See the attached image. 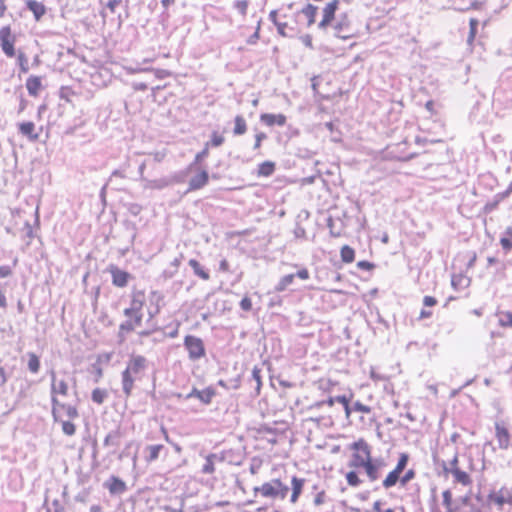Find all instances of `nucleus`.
<instances>
[{"label": "nucleus", "instance_id": "obj_1", "mask_svg": "<svg viewBox=\"0 0 512 512\" xmlns=\"http://www.w3.org/2000/svg\"><path fill=\"white\" fill-rule=\"evenodd\" d=\"M349 448L353 453L348 464L351 470L345 474L348 486L356 488L363 483V480L357 471L360 468L364 469L371 482L376 481L380 475L381 464L377 463L372 458V450L368 442L365 439L360 438L353 442Z\"/></svg>", "mask_w": 512, "mask_h": 512}, {"label": "nucleus", "instance_id": "obj_2", "mask_svg": "<svg viewBox=\"0 0 512 512\" xmlns=\"http://www.w3.org/2000/svg\"><path fill=\"white\" fill-rule=\"evenodd\" d=\"M146 300L144 290L133 291L129 306L123 310L125 320L118 327V337L125 340L132 332L138 331L143 325V312Z\"/></svg>", "mask_w": 512, "mask_h": 512}, {"label": "nucleus", "instance_id": "obj_3", "mask_svg": "<svg viewBox=\"0 0 512 512\" xmlns=\"http://www.w3.org/2000/svg\"><path fill=\"white\" fill-rule=\"evenodd\" d=\"M17 36L11 25L7 24L0 27V47L7 58H16L20 73H28L29 61L26 53L22 50H16Z\"/></svg>", "mask_w": 512, "mask_h": 512}, {"label": "nucleus", "instance_id": "obj_4", "mask_svg": "<svg viewBox=\"0 0 512 512\" xmlns=\"http://www.w3.org/2000/svg\"><path fill=\"white\" fill-rule=\"evenodd\" d=\"M51 404L54 422L61 423L62 431L65 435H74L76 433V425L72 421L79 417L77 406L66 403L64 399L51 401Z\"/></svg>", "mask_w": 512, "mask_h": 512}, {"label": "nucleus", "instance_id": "obj_5", "mask_svg": "<svg viewBox=\"0 0 512 512\" xmlns=\"http://www.w3.org/2000/svg\"><path fill=\"white\" fill-rule=\"evenodd\" d=\"M409 459L410 456L408 453L403 452L399 454L396 466L386 475L382 481V487L384 489H391L397 483H399L401 487H405L411 480L415 478L416 472L414 469L405 471Z\"/></svg>", "mask_w": 512, "mask_h": 512}, {"label": "nucleus", "instance_id": "obj_6", "mask_svg": "<svg viewBox=\"0 0 512 512\" xmlns=\"http://www.w3.org/2000/svg\"><path fill=\"white\" fill-rule=\"evenodd\" d=\"M147 360L142 355H132L127 363L126 368L121 374L122 389L125 397H130L134 388L135 381L140 379L145 371Z\"/></svg>", "mask_w": 512, "mask_h": 512}, {"label": "nucleus", "instance_id": "obj_7", "mask_svg": "<svg viewBox=\"0 0 512 512\" xmlns=\"http://www.w3.org/2000/svg\"><path fill=\"white\" fill-rule=\"evenodd\" d=\"M253 492L266 499L284 500L288 495L289 487L280 478H275L254 487Z\"/></svg>", "mask_w": 512, "mask_h": 512}, {"label": "nucleus", "instance_id": "obj_8", "mask_svg": "<svg viewBox=\"0 0 512 512\" xmlns=\"http://www.w3.org/2000/svg\"><path fill=\"white\" fill-rule=\"evenodd\" d=\"M184 347L188 352L189 359L192 361L199 360L206 355L204 342L199 337L193 335L185 336Z\"/></svg>", "mask_w": 512, "mask_h": 512}, {"label": "nucleus", "instance_id": "obj_9", "mask_svg": "<svg viewBox=\"0 0 512 512\" xmlns=\"http://www.w3.org/2000/svg\"><path fill=\"white\" fill-rule=\"evenodd\" d=\"M495 439L500 450H508L511 446L512 434L508 424L504 420H498L494 423Z\"/></svg>", "mask_w": 512, "mask_h": 512}, {"label": "nucleus", "instance_id": "obj_10", "mask_svg": "<svg viewBox=\"0 0 512 512\" xmlns=\"http://www.w3.org/2000/svg\"><path fill=\"white\" fill-rule=\"evenodd\" d=\"M295 277L301 280H308L310 278V272L307 268H301L296 274H287L280 278L277 285L275 286L276 292L285 291L294 281Z\"/></svg>", "mask_w": 512, "mask_h": 512}, {"label": "nucleus", "instance_id": "obj_11", "mask_svg": "<svg viewBox=\"0 0 512 512\" xmlns=\"http://www.w3.org/2000/svg\"><path fill=\"white\" fill-rule=\"evenodd\" d=\"M108 272L111 275L112 284L118 288L126 287L132 278L129 272L121 270L115 265H110L108 268Z\"/></svg>", "mask_w": 512, "mask_h": 512}, {"label": "nucleus", "instance_id": "obj_12", "mask_svg": "<svg viewBox=\"0 0 512 512\" xmlns=\"http://www.w3.org/2000/svg\"><path fill=\"white\" fill-rule=\"evenodd\" d=\"M69 386L66 380L52 378L51 382V401L63 400L68 396Z\"/></svg>", "mask_w": 512, "mask_h": 512}, {"label": "nucleus", "instance_id": "obj_13", "mask_svg": "<svg viewBox=\"0 0 512 512\" xmlns=\"http://www.w3.org/2000/svg\"><path fill=\"white\" fill-rule=\"evenodd\" d=\"M260 121L268 126H284L287 122V118L284 114H271V113H263L260 115Z\"/></svg>", "mask_w": 512, "mask_h": 512}, {"label": "nucleus", "instance_id": "obj_14", "mask_svg": "<svg viewBox=\"0 0 512 512\" xmlns=\"http://www.w3.org/2000/svg\"><path fill=\"white\" fill-rule=\"evenodd\" d=\"M104 485L112 495L122 494L127 489L125 482L117 476H111Z\"/></svg>", "mask_w": 512, "mask_h": 512}, {"label": "nucleus", "instance_id": "obj_15", "mask_svg": "<svg viewBox=\"0 0 512 512\" xmlns=\"http://www.w3.org/2000/svg\"><path fill=\"white\" fill-rule=\"evenodd\" d=\"M305 485V479L299 478L297 476H293L291 478V495H290V503L296 504L303 492V488Z\"/></svg>", "mask_w": 512, "mask_h": 512}, {"label": "nucleus", "instance_id": "obj_16", "mask_svg": "<svg viewBox=\"0 0 512 512\" xmlns=\"http://www.w3.org/2000/svg\"><path fill=\"white\" fill-rule=\"evenodd\" d=\"M19 132L27 137L30 141H37L39 139V132L36 131V126L31 121L22 122L18 125Z\"/></svg>", "mask_w": 512, "mask_h": 512}, {"label": "nucleus", "instance_id": "obj_17", "mask_svg": "<svg viewBox=\"0 0 512 512\" xmlns=\"http://www.w3.org/2000/svg\"><path fill=\"white\" fill-rule=\"evenodd\" d=\"M209 181L208 172L205 170L200 171L197 175L192 177L189 181L188 191H196L203 188Z\"/></svg>", "mask_w": 512, "mask_h": 512}, {"label": "nucleus", "instance_id": "obj_18", "mask_svg": "<svg viewBox=\"0 0 512 512\" xmlns=\"http://www.w3.org/2000/svg\"><path fill=\"white\" fill-rule=\"evenodd\" d=\"M25 86L30 96L37 97L43 88L42 79L40 76L31 75L27 78Z\"/></svg>", "mask_w": 512, "mask_h": 512}, {"label": "nucleus", "instance_id": "obj_19", "mask_svg": "<svg viewBox=\"0 0 512 512\" xmlns=\"http://www.w3.org/2000/svg\"><path fill=\"white\" fill-rule=\"evenodd\" d=\"M26 7L30 12H32L35 21H40L47 11L45 5L36 0H27Z\"/></svg>", "mask_w": 512, "mask_h": 512}, {"label": "nucleus", "instance_id": "obj_20", "mask_svg": "<svg viewBox=\"0 0 512 512\" xmlns=\"http://www.w3.org/2000/svg\"><path fill=\"white\" fill-rule=\"evenodd\" d=\"M270 19L277 26L278 33L283 37H289L293 35L294 29L289 27L288 22H281L277 20V12L271 11L269 15Z\"/></svg>", "mask_w": 512, "mask_h": 512}, {"label": "nucleus", "instance_id": "obj_21", "mask_svg": "<svg viewBox=\"0 0 512 512\" xmlns=\"http://www.w3.org/2000/svg\"><path fill=\"white\" fill-rule=\"evenodd\" d=\"M188 265L192 268L195 276L203 281L210 280V273L198 260L190 259Z\"/></svg>", "mask_w": 512, "mask_h": 512}, {"label": "nucleus", "instance_id": "obj_22", "mask_svg": "<svg viewBox=\"0 0 512 512\" xmlns=\"http://www.w3.org/2000/svg\"><path fill=\"white\" fill-rule=\"evenodd\" d=\"M470 278L463 273H455L451 277V285L454 290H463L470 285Z\"/></svg>", "mask_w": 512, "mask_h": 512}, {"label": "nucleus", "instance_id": "obj_23", "mask_svg": "<svg viewBox=\"0 0 512 512\" xmlns=\"http://www.w3.org/2000/svg\"><path fill=\"white\" fill-rule=\"evenodd\" d=\"M162 450H164V446L162 444L148 445L145 448V461L147 463L156 461Z\"/></svg>", "mask_w": 512, "mask_h": 512}, {"label": "nucleus", "instance_id": "obj_24", "mask_svg": "<svg viewBox=\"0 0 512 512\" xmlns=\"http://www.w3.org/2000/svg\"><path fill=\"white\" fill-rule=\"evenodd\" d=\"M275 169L276 164L273 161H264L258 165L257 176L269 177L275 172Z\"/></svg>", "mask_w": 512, "mask_h": 512}, {"label": "nucleus", "instance_id": "obj_25", "mask_svg": "<svg viewBox=\"0 0 512 512\" xmlns=\"http://www.w3.org/2000/svg\"><path fill=\"white\" fill-rule=\"evenodd\" d=\"M500 245L505 253H509L512 250V226H509L503 232L500 238Z\"/></svg>", "mask_w": 512, "mask_h": 512}, {"label": "nucleus", "instance_id": "obj_26", "mask_svg": "<svg viewBox=\"0 0 512 512\" xmlns=\"http://www.w3.org/2000/svg\"><path fill=\"white\" fill-rule=\"evenodd\" d=\"M131 73L140 72H154V75L158 79H165L172 76V72L168 69H153V68H135L130 70Z\"/></svg>", "mask_w": 512, "mask_h": 512}, {"label": "nucleus", "instance_id": "obj_27", "mask_svg": "<svg viewBox=\"0 0 512 512\" xmlns=\"http://www.w3.org/2000/svg\"><path fill=\"white\" fill-rule=\"evenodd\" d=\"M248 126L243 115H236L234 118L233 134L236 136L243 135L247 132Z\"/></svg>", "mask_w": 512, "mask_h": 512}, {"label": "nucleus", "instance_id": "obj_28", "mask_svg": "<svg viewBox=\"0 0 512 512\" xmlns=\"http://www.w3.org/2000/svg\"><path fill=\"white\" fill-rule=\"evenodd\" d=\"M193 395L196 396L201 402L209 404L215 396V390L212 387H207L200 391H193Z\"/></svg>", "mask_w": 512, "mask_h": 512}, {"label": "nucleus", "instance_id": "obj_29", "mask_svg": "<svg viewBox=\"0 0 512 512\" xmlns=\"http://www.w3.org/2000/svg\"><path fill=\"white\" fill-rule=\"evenodd\" d=\"M455 482L462 484L463 486H470L472 484L471 476L461 470V469H454V472L452 473Z\"/></svg>", "mask_w": 512, "mask_h": 512}, {"label": "nucleus", "instance_id": "obj_30", "mask_svg": "<svg viewBox=\"0 0 512 512\" xmlns=\"http://www.w3.org/2000/svg\"><path fill=\"white\" fill-rule=\"evenodd\" d=\"M478 20L476 18H471L469 20V34L467 37V44L472 50L474 47L475 38L477 35V28H478Z\"/></svg>", "mask_w": 512, "mask_h": 512}, {"label": "nucleus", "instance_id": "obj_31", "mask_svg": "<svg viewBox=\"0 0 512 512\" xmlns=\"http://www.w3.org/2000/svg\"><path fill=\"white\" fill-rule=\"evenodd\" d=\"M499 326L503 328H512V312L498 311L496 314Z\"/></svg>", "mask_w": 512, "mask_h": 512}, {"label": "nucleus", "instance_id": "obj_32", "mask_svg": "<svg viewBox=\"0 0 512 512\" xmlns=\"http://www.w3.org/2000/svg\"><path fill=\"white\" fill-rule=\"evenodd\" d=\"M162 295L160 293H158L157 291H153L150 295V301L151 303H155V307L153 309V311H149L148 314H149V318L152 319L154 318L156 315H158L160 313V302L162 301Z\"/></svg>", "mask_w": 512, "mask_h": 512}, {"label": "nucleus", "instance_id": "obj_33", "mask_svg": "<svg viewBox=\"0 0 512 512\" xmlns=\"http://www.w3.org/2000/svg\"><path fill=\"white\" fill-rule=\"evenodd\" d=\"M504 489H501L497 494L494 496H490L492 501L498 505L503 506L505 503H508L512 499V494L506 490V496L504 495Z\"/></svg>", "mask_w": 512, "mask_h": 512}, {"label": "nucleus", "instance_id": "obj_34", "mask_svg": "<svg viewBox=\"0 0 512 512\" xmlns=\"http://www.w3.org/2000/svg\"><path fill=\"white\" fill-rule=\"evenodd\" d=\"M340 256L344 263H352L355 260V251L352 247L344 245L341 247Z\"/></svg>", "mask_w": 512, "mask_h": 512}, {"label": "nucleus", "instance_id": "obj_35", "mask_svg": "<svg viewBox=\"0 0 512 512\" xmlns=\"http://www.w3.org/2000/svg\"><path fill=\"white\" fill-rule=\"evenodd\" d=\"M107 396H108L107 391L105 389H101V388H95L91 394L92 401L98 405L103 404L104 401L106 400Z\"/></svg>", "mask_w": 512, "mask_h": 512}, {"label": "nucleus", "instance_id": "obj_36", "mask_svg": "<svg viewBox=\"0 0 512 512\" xmlns=\"http://www.w3.org/2000/svg\"><path fill=\"white\" fill-rule=\"evenodd\" d=\"M335 36L342 40L350 39L354 36L348 26L337 25L335 27Z\"/></svg>", "mask_w": 512, "mask_h": 512}, {"label": "nucleus", "instance_id": "obj_37", "mask_svg": "<svg viewBox=\"0 0 512 512\" xmlns=\"http://www.w3.org/2000/svg\"><path fill=\"white\" fill-rule=\"evenodd\" d=\"M224 142H225V137L218 131H213L211 133L210 140L208 142H206V144L209 147L216 148V147H220L221 145H223Z\"/></svg>", "mask_w": 512, "mask_h": 512}, {"label": "nucleus", "instance_id": "obj_38", "mask_svg": "<svg viewBox=\"0 0 512 512\" xmlns=\"http://www.w3.org/2000/svg\"><path fill=\"white\" fill-rule=\"evenodd\" d=\"M28 369L31 373H38L40 370V360L35 353L28 354Z\"/></svg>", "mask_w": 512, "mask_h": 512}, {"label": "nucleus", "instance_id": "obj_39", "mask_svg": "<svg viewBox=\"0 0 512 512\" xmlns=\"http://www.w3.org/2000/svg\"><path fill=\"white\" fill-rule=\"evenodd\" d=\"M215 458H216L215 454H210L205 458V463L202 467V472L204 474H213L215 472V463H214Z\"/></svg>", "mask_w": 512, "mask_h": 512}, {"label": "nucleus", "instance_id": "obj_40", "mask_svg": "<svg viewBox=\"0 0 512 512\" xmlns=\"http://www.w3.org/2000/svg\"><path fill=\"white\" fill-rule=\"evenodd\" d=\"M249 2L247 0H238L234 3L235 9L242 16H246Z\"/></svg>", "mask_w": 512, "mask_h": 512}, {"label": "nucleus", "instance_id": "obj_41", "mask_svg": "<svg viewBox=\"0 0 512 512\" xmlns=\"http://www.w3.org/2000/svg\"><path fill=\"white\" fill-rule=\"evenodd\" d=\"M336 401L343 405V408L345 410V415H346V417H349L351 414V407H350L349 399L345 395H342V396H337Z\"/></svg>", "mask_w": 512, "mask_h": 512}, {"label": "nucleus", "instance_id": "obj_42", "mask_svg": "<svg viewBox=\"0 0 512 512\" xmlns=\"http://www.w3.org/2000/svg\"><path fill=\"white\" fill-rule=\"evenodd\" d=\"M267 138V135L264 132H258L255 134V142L253 148L258 150L262 146V142Z\"/></svg>", "mask_w": 512, "mask_h": 512}, {"label": "nucleus", "instance_id": "obj_43", "mask_svg": "<svg viewBox=\"0 0 512 512\" xmlns=\"http://www.w3.org/2000/svg\"><path fill=\"white\" fill-rule=\"evenodd\" d=\"M443 505L450 509L452 507V493L450 490H445L442 492Z\"/></svg>", "mask_w": 512, "mask_h": 512}, {"label": "nucleus", "instance_id": "obj_44", "mask_svg": "<svg viewBox=\"0 0 512 512\" xmlns=\"http://www.w3.org/2000/svg\"><path fill=\"white\" fill-rule=\"evenodd\" d=\"M209 149L210 147L205 143L204 148L196 154L195 161L201 162L204 160L209 155Z\"/></svg>", "mask_w": 512, "mask_h": 512}, {"label": "nucleus", "instance_id": "obj_45", "mask_svg": "<svg viewBox=\"0 0 512 512\" xmlns=\"http://www.w3.org/2000/svg\"><path fill=\"white\" fill-rule=\"evenodd\" d=\"M260 38V22L257 23L254 33L248 38V44H255Z\"/></svg>", "mask_w": 512, "mask_h": 512}, {"label": "nucleus", "instance_id": "obj_46", "mask_svg": "<svg viewBox=\"0 0 512 512\" xmlns=\"http://www.w3.org/2000/svg\"><path fill=\"white\" fill-rule=\"evenodd\" d=\"M239 305H240V308L243 311H250L252 309V301L247 296L242 298V300L240 301Z\"/></svg>", "mask_w": 512, "mask_h": 512}, {"label": "nucleus", "instance_id": "obj_47", "mask_svg": "<svg viewBox=\"0 0 512 512\" xmlns=\"http://www.w3.org/2000/svg\"><path fill=\"white\" fill-rule=\"evenodd\" d=\"M354 410L366 414L371 412V408L361 402H356L354 404Z\"/></svg>", "mask_w": 512, "mask_h": 512}, {"label": "nucleus", "instance_id": "obj_48", "mask_svg": "<svg viewBox=\"0 0 512 512\" xmlns=\"http://www.w3.org/2000/svg\"><path fill=\"white\" fill-rule=\"evenodd\" d=\"M261 370L258 367H254L252 370V376L257 383V390H260L261 387Z\"/></svg>", "mask_w": 512, "mask_h": 512}, {"label": "nucleus", "instance_id": "obj_49", "mask_svg": "<svg viewBox=\"0 0 512 512\" xmlns=\"http://www.w3.org/2000/svg\"><path fill=\"white\" fill-rule=\"evenodd\" d=\"M381 506H382L381 502L376 501V502L373 504V510H374V512H396V511H395L394 509H392V508H388V509L383 510ZM401 512H405L404 508H401Z\"/></svg>", "mask_w": 512, "mask_h": 512}, {"label": "nucleus", "instance_id": "obj_50", "mask_svg": "<svg viewBox=\"0 0 512 512\" xmlns=\"http://www.w3.org/2000/svg\"><path fill=\"white\" fill-rule=\"evenodd\" d=\"M357 267L362 270L370 271V270L374 269L375 266L373 263H371L369 261L362 260L357 263Z\"/></svg>", "mask_w": 512, "mask_h": 512}, {"label": "nucleus", "instance_id": "obj_51", "mask_svg": "<svg viewBox=\"0 0 512 512\" xmlns=\"http://www.w3.org/2000/svg\"><path fill=\"white\" fill-rule=\"evenodd\" d=\"M12 275V269L10 266H0V278H7Z\"/></svg>", "mask_w": 512, "mask_h": 512}, {"label": "nucleus", "instance_id": "obj_52", "mask_svg": "<svg viewBox=\"0 0 512 512\" xmlns=\"http://www.w3.org/2000/svg\"><path fill=\"white\" fill-rule=\"evenodd\" d=\"M120 4L121 0H109L106 7L110 10L111 13H115Z\"/></svg>", "mask_w": 512, "mask_h": 512}, {"label": "nucleus", "instance_id": "obj_53", "mask_svg": "<svg viewBox=\"0 0 512 512\" xmlns=\"http://www.w3.org/2000/svg\"><path fill=\"white\" fill-rule=\"evenodd\" d=\"M219 270L224 273L230 272V263L227 259L224 258L219 262Z\"/></svg>", "mask_w": 512, "mask_h": 512}, {"label": "nucleus", "instance_id": "obj_54", "mask_svg": "<svg viewBox=\"0 0 512 512\" xmlns=\"http://www.w3.org/2000/svg\"><path fill=\"white\" fill-rule=\"evenodd\" d=\"M423 304L428 307L435 306L437 304V299L433 296H425L423 298Z\"/></svg>", "mask_w": 512, "mask_h": 512}, {"label": "nucleus", "instance_id": "obj_55", "mask_svg": "<svg viewBox=\"0 0 512 512\" xmlns=\"http://www.w3.org/2000/svg\"><path fill=\"white\" fill-rule=\"evenodd\" d=\"M455 468L460 469L459 458L457 454H455L453 459L450 461V472L453 473Z\"/></svg>", "mask_w": 512, "mask_h": 512}, {"label": "nucleus", "instance_id": "obj_56", "mask_svg": "<svg viewBox=\"0 0 512 512\" xmlns=\"http://www.w3.org/2000/svg\"><path fill=\"white\" fill-rule=\"evenodd\" d=\"M133 88L135 90L145 91L148 88V86L144 82H138V83H134Z\"/></svg>", "mask_w": 512, "mask_h": 512}, {"label": "nucleus", "instance_id": "obj_57", "mask_svg": "<svg viewBox=\"0 0 512 512\" xmlns=\"http://www.w3.org/2000/svg\"><path fill=\"white\" fill-rule=\"evenodd\" d=\"M7 381L6 373L3 367H0V386H3Z\"/></svg>", "mask_w": 512, "mask_h": 512}, {"label": "nucleus", "instance_id": "obj_58", "mask_svg": "<svg viewBox=\"0 0 512 512\" xmlns=\"http://www.w3.org/2000/svg\"><path fill=\"white\" fill-rule=\"evenodd\" d=\"M318 81H319V78H318V77H314V78L312 79V88H313V90H314L316 93L320 94V91L318 90Z\"/></svg>", "mask_w": 512, "mask_h": 512}, {"label": "nucleus", "instance_id": "obj_59", "mask_svg": "<svg viewBox=\"0 0 512 512\" xmlns=\"http://www.w3.org/2000/svg\"><path fill=\"white\" fill-rule=\"evenodd\" d=\"M7 300L4 293L0 292V308H6Z\"/></svg>", "mask_w": 512, "mask_h": 512}, {"label": "nucleus", "instance_id": "obj_60", "mask_svg": "<svg viewBox=\"0 0 512 512\" xmlns=\"http://www.w3.org/2000/svg\"><path fill=\"white\" fill-rule=\"evenodd\" d=\"M432 316V312L431 311H428V310H421L420 312V318L421 319H424V318H430Z\"/></svg>", "mask_w": 512, "mask_h": 512}, {"label": "nucleus", "instance_id": "obj_61", "mask_svg": "<svg viewBox=\"0 0 512 512\" xmlns=\"http://www.w3.org/2000/svg\"><path fill=\"white\" fill-rule=\"evenodd\" d=\"M7 12V6L5 3H0V18H3Z\"/></svg>", "mask_w": 512, "mask_h": 512}, {"label": "nucleus", "instance_id": "obj_62", "mask_svg": "<svg viewBox=\"0 0 512 512\" xmlns=\"http://www.w3.org/2000/svg\"><path fill=\"white\" fill-rule=\"evenodd\" d=\"M175 0H161V3L164 8H168L171 4L174 3Z\"/></svg>", "mask_w": 512, "mask_h": 512}, {"label": "nucleus", "instance_id": "obj_63", "mask_svg": "<svg viewBox=\"0 0 512 512\" xmlns=\"http://www.w3.org/2000/svg\"><path fill=\"white\" fill-rule=\"evenodd\" d=\"M101 511H102V508L99 505H92L90 507V512H101Z\"/></svg>", "mask_w": 512, "mask_h": 512}, {"label": "nucleus", "instance_id": "obj_64", "mask_svg": "<svg viewBox=\"0 0 512 512\" xmlns=\"http://www.w3.org/2000/svg\"><path fill=\"white\" fill-rule=\"evenodd\" d=\"M426 109L433 112V109H434V102L433 101H428L425 105Z\"/></svg>", "mask_w": 512, "mask_h": 512}]
</instances>
